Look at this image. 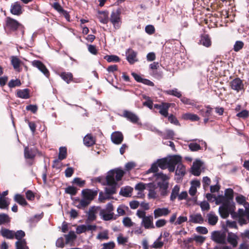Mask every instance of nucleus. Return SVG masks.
Returning a JSON list of instances; mask_svg holds the SVG:
<instances>
[{"mask_svg":"<svg viewBox=\"0 0 249 249\" xmlns=\"http://www.w3.org/2000/svg\"><path fill=\"white\" fill-rule=\"evenodd\" d=\"M234 191L231 188L225 189L224 195H218L215 199V204L222 205L219 207L218 212L220 215L228 214V211H233L235 208L233 202Z\"/></svg>","mask_w":249,"mask_h":249,"instance_id":"obj_1","label":"nucleus"},{"mask_svg":"<svg viewBox=\"0 0 249 249\" xmlns=\"http://www.w3.org/2000/svg\"><path fill=\"white\" fill-rule=\"evenodd\" d=\"M124 174V172L120 169H112L108 171L106 176L107 186L105 193L108 195H112L116 193L119 185L117 182L121 180Z\"/></svg>","mask_w":249,"mask_h":249,"instance_id":"obj_2","label":"nucleus"},{"mask_svg":"<svg viewBox=\"0 0 249 249\" xmlns=\"http://www.w3.org/2000/svg\"><path fill=\"white\" fill-rule=\"evenodd\" d=\"M235 207L233 211L230 212L228 211V214L221 215L220 216L223 218H227L230 214L233 219L238 220V223L240 225L246 224L248 221L249 222V209L248 207L245 208V209H239L237 212H235Z\"/></svg>","mask_w":249,"mask_h":249,"instance_id":"obj_3","label":"nucleus"},{"mask_svg":"<svg viewBox=\"0 0 249 249\" xmlns=\"http://www.w3.org/2000/svg\"><path fill=\"white\" fill-rule=\"evenodd\" d=\"M155 180L157 186L159 188L160 195L165 196L167 195L169 187L170 176L160 172L154 175Z\"/></svg>","mask_w":249,"mask_h":249,"instance_id":"obj_4","label":"nucleus"},{"mask_svg":"<svg viewBox=\"0 0 249 249\" xmlns=\"http://www.w3.org/2000/svg\"><path fill=\"white\" fill-rule=\"evenodd\" d=\"M180 160V156L174 155L170 158H162L157 160L158 166L161 169H168L170 172H173L175 170L177 163Z\"/></svg>","mask_w":249,"mask_h":249,"instance_id":"obj_5","label":"nucleus"},{"mask_svg":"<svg viewBox=\"0 0 249 249\" xmlns=\"http://www.w3.org/2000/svg\"><path fill=\"white\" fill-rule=\"evenodd\" d=\"M136 215L142 219L141 225L145 229H153L155 228L153 224V217L152 215H146V212L142 210H138Z\"/></svg>","mask_w":249,"mask_h":249,"instance_id":"obj_6","label":"nucleus"},{"mask_svg":"<svg viewBox=\"0 0 249 249\" xmlns=\"http://www.w3.org/2000/svg\"><path fill=\"white\" fill-rule=\"evenodd\" d=\"M109 20L114 29L118 30L121 28L122 21L121 17V10L120 9L112 11Z\"/></svg>","mask_w":249,"mask_h":249,"instance_id":"obj_7","label":"nucleus"},{"mask_svg":"<svg viewBox=\"0 0 249 249\" xmlns=\"http://www.w3.org/2000/svg\"><path fill=\"white\" fill-rule=\"evenodd\" d=\"M226 233L224 231H213L211 234L212 240L218 244H226Z\"/></svg>","mask_w":249,"mask_h":249,"instance_id":"obj_8","label":"nucleus"},{"mask_svg":"<svg viewBox=\"0 0 249 249\" xmlns=\"http://www.w3.org/2000/svg\"><path fill=\"white\" fill-rule=\"evenodd\" d=\"M32 65L34 67L37 68L46 77H49L50 72L42 62L39 60H34L32 62Z\"/></svg>","mask_w":249,"mask_h":249,"instance_id":"obj_9","label":"nucleus"},{"mask_svg":"<svg viewBox=\"0 0 249 249\" xmlns=\"http://www.w3.org/2000/svg\"><path fill=\"white\" fill-rule=\"evenodd\" d=\"M125 55L126 60L130 64H133L138 61L137 53L133 49H128L125 52Z\"/></svg>","mask_w":249,"mask_h":249,"instance_id":"obj_10","label":"nucleus"},{"mask_svg":"<svg viewBox=\"0 0 249 249\" xmlns=\"http://www.w3.org/2000/svg\"><path fill=\"white\" fill-rule=\"evenodd\" d=\"M203 162L199 160H196L194 161L191 167V173L196 176H199L201 173V168Z\"/></svg>","mask_w":249,"mask_h":249,"instance_id":"obj_11","label":"nucleus"},{"mask_svg":"<svg viewBox=\"0 0 249 249\" xmlns=\"http://www.w3.org/2000/svg\"><path fill=\"white\" fill-rule=\"evenodd\" d=\"M6 26L10 30L15 31L20 26V24L16 19L7 17L6 18Z\"/></svg>","mask_w":249,"mask_h":249,"instance_id":"obj_12","label":"nucleus"},{"mask_svg":"<svg viewBox=\"0 0 249 249\" xmlns=\"http://www.w3.org/2000/svg\"><path fill=\"white\" fill-rule=\"evenodd\" d=\"M231 88L237 92H239L244 88V84L242 81L239 78L234 79L230 82Z\"/></svg>","mask_w":249,"mask_h":249,"instance_id":"obj_13","label":"nucleus"},{"mask_svg":"<svg viewBox=\"0 0 249 249\" xmlns=\"http://www.w3.org/2000/svg\"><path fill=\"white\" fill-rule=\"evenodd\" d=\"M122 116L134 124L137 123L139 120V117L136 114L127 110H124Z\"/></svg>","mask_w":249,"mask_h":249,"instance_id":"obj_14","label":"nucleus"},{"mask_svg":"<svg viewBox=\"0 0 249 249\" xmlns=\"http://www.w3.org/2000/svg\"><path fill=\"white\" fill-rule=\"evenodd\" d=\"M238 239L239 237L236 233L230 232L228 234L226 241L227 240L228 243L230 244L232 246V247L235 248L238 245Z\"/></svg>","mask_w":249,"mask_h":249,"instance_id":"obj_15","label":"nucleus"},{"mask_svg":"<svg viewBox=\"0 0 249 249\" xmlns=\"http://www.w3.org/2000/svg\"><path fill=\"white\" fill-rule=\"evenodd\" d=\"M111 139L113 143L116 144H120L123 141L124 136L122 132L115 131L112 133Z\"/></svg>","mask_w":249,"mask_h":249,"instance_id":"obj_16","label":"nucleus"},{"mask_svg":"<svg viewBox=\"0 0 249 249\" xmlns=\"http://www.w3.org/2000/svg\"><path fill=\"white\" fill-rule=\"evenodd\" d=\"M171 211L168 208H159L154 211L155 218L161 216H165L170 213Z\"/></svg>","mask_w":249,"mask_h":249,"instance_id":"obj_17","label":"nucleus"},{"mask_svg":"<svg viewBox=\"0 0 249 249\" xmlns=\"http://www.w3.org/2000/svg\"><path fill=\"white\" fill-rule=\"evenodd\" d=\"M10 12L14 15L19 16L22 12V7L18 1L12 3L10 7Z\"/></svg>","mask_w":249,"mask_h":249,"instance_id":"obj_18","label":"nucleus"},{"mask_svg":"<svg viewBox=\"0 0 249 249\" xmlns=\"http://www.w3.org/2000/svg\"><path fill=\"white\" fill-rule=\"evenodd\" d=\"M82 197L91 201L94 198V197L97 195V193L90 189H84L82 191Z\"/></svg>","mask_w":249,"mask_h":249,"instance_id":"obj_19","label":"nucleus"},{"mask_svg":"<svg viewBox=\"0 0 249 249\" xmlns=\"http://www.w3.org/2000/svg\"><path fill=\"white\" fill-rule=\"evenodd\" d=\"M182 158L180 156V160L178 161L176 165H177V167L176 170V175L179 177V178H181L184 176L186 172L185 167L181 163Z\"/></svg>","mask_w":249,"mask_h":249,"instance_id":"obj_20","label":"nucleus"},{"mask_svg":"<svg viewBox=\"0 0 249 249\" xmlns=\"http://www.w3.org/2000/svg\"><path fill=\"white\" fill-rule=\"evenodd\" d=\"M156 185L150 184L149 186L148 197L149 198L155 199L159 196Z\"/></svg>","mask_w":249,"mask_h":249,"instance_id":"obj_21","label":"nucleus"},{"mask_svg":"<svg viewBox=\"0 0 249 249\" xmlns=\"http://www.w3.org/2000/svg\"><path fill=\"white\" fill-rule=\"evenodd\" d=\"M203 221V218L200 213L193 214L190 215L189 222H190L201 224Z\"/></svg>","mask_w":249,"mask_h":249,"instance_id":"obj_22","label":"nucleus"},{"mask_svg":"<svg viewBox=\"0 0 249 249\" xmlns=\"http://www.w3.org/2000/svg\"><path fill=\"white\" fill-rule=\"evenodd\" d=\"M207 217L209 225L214 226L217 223L218 217L213 212H211L207 214Z\"/></svg>","mask_w":249,"mask_h":249,"instance_id":"obj_23","label":"nucleus"},{"mask_svg":"<svg viewBox=\"0 0 249 249\" xmlns=\"http://www.w3.org/2000/svg\"><path fill=\"white\" fill-rule=\"evenodd\" d=\"M67 155V150L65 147H60L59 150L58 159L54 160V163L60 162V160L66 158Z\"/></svg>","mask_w":249,"mask_h":249,"instance_id":"obj_24","label":"nucleus"},{"mask_svg":"<svg viewBox=\"0 0 249 249\" xmlns=\"http://www.w3.org/2000/svg\"><path fill=\"white\" fill-rule=\"evenodd\" d=\"M84 144L87 146H91L95 142V139L90 134H87L83 139Z\"/></svg>","mask_w":249,"mask_h":249,"instance_id":"obj_25","label":"nucleus"},{"mask_svg":"<svg viewBox=\"0 0 249 249\" xmlns=\"http://www.w3.org/2000/svg\"><path fill=\"white\" fill-rule=\"evenodd\" d=\"M199 43L206 47H209L211 45V40L208 35H202L200 36Z\"/></svg>","mask_w":249,"mask_h":249,"instance_id":"obj_26","label":"nucleus"},{"mask_svg":"<svg viewBox=\"0 0 249 249\" xmlns=\"http://www.w3.org/2000/svg\"><path fill=\"white\" fill-rule=\"evenodd\" d=\"M98 18L100 22L107 24L108 21V12L107 11H99Z\"/></svg>","mask_w":249,"mask_h":249,"instance_id":"obj_27","label":"nucleus"},{"mask_svg":"<svg viewBox=\"0 0 249 249\" xmlns=\"http://www.w3.org/2000/svg\"><path fill=\"white\" fill-rule=\"evenodd\" d=\"M100 215L103 220L108 221L113 218L114 213L102 209L100 212Z\"/></svg>","mask_w":249,"mask_h":249,"instance_id":"obj_28","label":"nucleus"},{"mask_svg":"<svg viewBox=\"0 0 249 249\" xmlns=\"http://www.w3.org/2000/svg\"><path fill=\"white\" fill-rule=\"evenodd\" d=\"M1 235L7 239H14V231L5 228H2L0 230Z\"/></svg>","mask_w":249,"mask_h":249,"instance_id":"obj_29","label":"nucleus"},{"mask_svg":"<svg viewBox=\"0 0 249 249\" xmlns=\"http://www.w3.org/2000/svg\"><path fill=\"white\" fill-rule=\"evenodd\" d=\"M17 96L20 98L28 99L30 97L29 90L27 89H18L17 92Z\"/></svg>","mask_w":249,"mask_h":249,"instance_id":"obj_30","label":"nucleus"},{"mask_svg":"<svg viewBox=\"0 0 249 249\" xmlns=\"http://www.w3.org/2000/svg\"><path fill=\"white\" fill-rule=\"evenodd\" d=\"M97 209L95 207H90L89 209L88 213V219L87 221L91 222L95 220L96 218V213Z\"/></svg>","mask_w":249,"mask_h":249,"instance_id":"obj_31","label":"nucleus"},{"mask_svg":"<svg viewBox=\"0 0 249 249\" xmlns=\"http://www.w3.org/2000/svg\"><path fill=\"white\" fill-rule=\"evenodd\" d=\"M60 76L67 84L70 83L73 80V75L70 72H62L60 73Z\"/></svg>","mask_w":249,"mask_h":249,"instance_id":"obj_32","label":"nucleus"},{"mask_svg":"<svg viewBox=\"0 0 249 249\" xmlns=\"http://www.w3.org/2000/svg\"><path fill=\"white\" fill-rule=\"evenodd\" d=\"M11 61L14 69L18 71H20V66L21 63L20 60L19 58H18L17 56H13L11 57Z\"/></svg>","mask_w":249,"mask_h":249,"instance_id":"obj_33","label":"nucleus"},{"mask_svg":"<svg viewBox=\"0 0 249 249\" xmlns=\"http://www.w3.org/2000/svg\"><path fill=\"white\" fill-rule=\"evenodd\" d=\"M235 200L238 204L243 205L245 208L248 207L249 206V203L246 201V197L242 195H238L236 196L235 197Z\"/></svg>","mask_w":249,"mask_h":249,"instance_id":"obj_34","label":"nucleus"},{"mask_svg":"<svg viewBox=\"0 0 249 249\" xmlns=\"http://www.w3.org/2000/svg\"><path fill=\"white\" fill-rule=\"evenodd\" d=\"M163 92L166 94L173 95L179 98H181L182 96L181 92L176 88H174L172 89L166 90Z\"/></svg>","mask_w":249,"mask_h":249,"instance_id":"obj_35","label":"nucleus"},{"mask_svg":"<svg viewBox=\"0 0 249 249\" xmlns=\"http://www.w3.org/2000/svg\"><path fill=\"white\" fill-rule=\"evenodd\" d=\"M133 189L129 186L122 188L120 191V195L125 196H130L132 192Z\"/></svg>","mask_w":249,"mask_h":249,"instance_id":"obj_36","label":"nucleus"},{"mask_svg":"<svg viewBox=\"0 0 249 249\" xmlns=\"http://www.w3.org/2000/svg\"><path fill=\"white\" fill-rule=\"evenodd\" d=\"M171 104L168 103H163V106L162 107L160 113L165 117H168V109L171 106Z\"/></svg>","mask_w":249,"mask_h":249,"instance_id":"obj_37","label":"nucleus"},{"mask_svg":"<svg viewBox=\"0 0 249 249\" xmlns=\"http://www.w3.org/2000/svg\"><path fill=\"white\" fill-rule=\"evenodd\" d=\"M162 234L157 239V240L153 243V244L150 246V248L153 249H160L161 248L164 243L161 241Z\"/></svg>","mask_w":249,"mask_h":249,"instance_id":"obj_38","label":"nucleus"},{"mask_svg":"<svg viewBox=\"0 0 249 249\" xmlns=\"http://www.w3.org/2000/svg\"><path fill=\"white\" fill-rule=\"evenodd\" d=\"M182 117L184 120H189L192 121H197L199 120V117L197 115L190 113L183 114Z\"/></svg>","mask_w":249,"mask_h":249,"instance_id":"obj_39","label":"nucleus"},{"mask_svg":"<svg viewBox=\"0 0 249 249\" xmlns=\"http://www.w3.org/2000/svg\"><path fill=\"white\" fill-rule=\"evenodd\" d=\"M16 249H29L25 239L17 241L15 243Z\"/></svg>","mask_w":249,"mask_h":249,"instance_id":"obj_40","label":"nucleus"},{"mask_svg":"<svg viewBox=\"0 0 249 249\" xmlns=\"http://www.w3.org/2000/svg\"><path fill=\"white\" fill-rule=\"evenodd\" d=\"M14 200L16 202L21 205L26 206L27 205V202L26 201L25 198L21 195H16L14 197Z\"/></svg>","mask_w":249,"mask_h":249,"instance_id":"obj_41","label":"nucleus"},{"mask_svg":"<svg viewBox=\"0 0 249 249\" xmlns=\"http://www.w3.org/2000/svg\"><path fill=\"white\" fill-rule=\"evenodd\" d=\"M66 239V244H69L73 242L76 238V235L74 231H71L68 234L64 235Z\"/></svg>","mask_w":249,"mask_h":249,"instance_id":"obj_42","label":"nucleus"},{"mask_svg":"<svg viewBox=\"0 0 249 249\" xmlns=\"http://www.w3.org/2000/svg\"><path fill=\"white\" fill-rule=\"evenodd\" d=\"M10 202L8 198L0 197V208L8 209Z\"/></svg>","mask_w":249,"mask_h":249,"instance_id":"obj_43","label":"nucleus"},{"mask_svg":"<svg viewBox=\"0 0 249 249\" xmlns=\"http://www.w3.org/2000/svg\"><path fill=\"white\" fill-rule=\"evenodd\" d=\"M179 187L176 185H175L172 191V193L170 196V199L172 201H174L179 195Z\"/></svg>","mask_w":249,"mask_h":249,"instance_id":"obj_44","label":"nucleus"},{"mask_svg":"<svg viewBox=\"0 0 249 249\" xmlns=\"http://www.w3.org/2000/svg\"><path fill=\"white\" fill-rule=\"evenodd\" d=\"M90 203V201L82 197V198L79 200V204L76 205V207L79 209H84L88 206Z\"/></svg>","mask_w":249,"mask_h":249,"instance_id":"obj_45","label":"nucleus"},{"mask_svg":"<svg viewBox=\"0 0 249 249\" xmlns=\"http://www.w3.org/2000/svg\"><path fill=\"white\" fill-rule=\"evenodd\" d=\"M10 222V218L8 214L2 213L0 214V225L7 224Z\"/></svg>","mask_w":249,"mask_h":249,"instance_id":"obj_46","label":"nucleus"},{"mask_svg":"<svg viewBox=\"0 0 249 249\" xmlns=\"http://www.w3.org/2000/svg\"><path fill=\"white\" fill-rule=\"evenodd\" d=\"M24 157L26 159H32L35 157V154L31 149L26 147L24 149Z\"/></svg>","mask_w":249,"mask_h":249,"instance_id":"obj_47","label":"nucleus"},{"mask_svg":"<svg viewBox=\"0 0 249 249\" xmlns=\"http://www.w3.org/2000/svg\"><path fill=\"white\" fill-rule=\"evenodd\" d=\"M25 236V232L22 230L17 231L16 232L14 231V238H15L17 241L22 240L24 239L23 237Z\"/></svg>","mask_w":249,"mask_h":249,"instance_id":"obj_48","label":"nucleus"},{"mask_svg":"<svg viewBox=\"0 0 249 249\" xmlns=\"http://www.w3.org/2000/svg\"><path fill=\"white\" fill-rule=\"evenodd\" d=\"M117 241L119 245H124L128 241V237L124 236L122 234H120L117 237Z\"/></svg>","mask_w":249,"mask_h":249,"instance_id":"obj_49","label":"nucleus"},{"mask_svg":"<svg viewBox=\"0 0 249 249\" xmlns=\"http://www.w3.org/2000/svg\"><path fill=\"white\" fill-rule=\"evenodd\" d=\"M129 209L128 207L124 205L119 206L117 208V212L119 215H124L125 214V212Z\"/></svg>","mask_w":249,"mask_h":249,"instance_id":"obj_50","label":"nucleus"},{"mask_svg":"<svg viewBox=\"0 0 249 249\" xmlns=\"http://www.w3.org/2000/svg\"><path fill=\"white\" fill-rule=\"evenodd\" d=\"M105 59L107 60L108 62H118L120 60V58L115 55H106Z\"/></svg>","mask_w":249,"mask_h":249,"instance_id":"obj_51","label":"nucleus"},{"mask_svg":"<svg viewBox=\"0 0 249 249\" xmlns=\"http://www.w3.org/2000/svg\"><path fill=\"white\" fill-rule=\"evenodd\" d=\"M21 83L20 80L18 79H12L8 83V87L10 88H13L15 87H19L21 85Z\"/></svg>","mask_w":249,"mask_h":249,"instance_id":"obj_52","label":"nucleus"},{"mask_svg":"<svg viewBox=\"0 0 249 249\" xmlns=\"http://www.w3.org/2000/svg\"><path fill=\"white\" fill-rule=\"evenodd\" d=\"M188 147L192 151H197L201 149L200 144L196 142H191L189 144Z\"/></svg>","mask_w":249,"mask_h":249,"instance_id":"obj_53","label":"nucleus"},{"mask_svg":"<svg viewBox=\"0 0 249 249\" xmlns=\"http://www.w3.org/2000/svg\"><path fill=\"white\" fill-rule=\"evenodd\" d=\"M123 223L124 226L126 227H130L134 224V223L132 221L131 218L129 217H125L124 218L123 220Z\"/></svg>","mask_w":249,"mask_h":249,"instance_id":"obj_54","label":"nucleus"},{"mask_svg":"<svg viewBox=\"0 0 249 249\" xmlns=\"http://www.w3.org/2000/svg\"><path fill=\"white\" fill-rule=\"evenodd\" d=\"M65 193L70 194L72 196H74L77 193V189L73 186H68L65 189Z\"/></svg>","mask_w":249,"mask_h":249,"instance_id":"obj_55","label":"nucleus"},{"mask_svg":"<svg viewBox=\"0 0 249 249\" xmlns=\"http://www.w3.org/2000/svg\"><path fill=\"white\" fill-rule=\"evenodd\" d=\"M180 101L184 104L191 105L192 106H196V103L194 100H192L186 97H182L180 99Z\"/></svg>","mask_w":249,"mask_h":249,"instance_id":"obj_56","label":"nucleus"},{"mask_svg":"<svg viewBox=\"0 0 249 249\" xmlns=\"http://www.w3.org/2000/svg\"><path fill=\"white\" fill-rule=\"evenodd\" d=\"M243 46L244 43L242 41H237L234 45L233 50L235 52H238L243 48Z\"/></svg>","mask_w":249,"mask_h":249,"instance_id":"obj_57","label":"nucleus"},{"mask_svg":"<svg viewBox=\"0 0 249 249\" xmlns=\"http://www.w3.org/2000/svg\"><path fill=\"white\" fill-rule=\"evenodd\" d=\"M249 116V112L247 110L244 109L238 112L236 116L242 119L247 118Z\"/></svg>","mask_w":249,"mask_h":249,"instance_id":"obj_58","label":"nucleus"},{"mask_svg":"<svg viewBox=\"0 0 249 249\" xmlns=\"http://www.w3.org/2000/svg\"><path fill=\"white\" fill-rule=\"evenodd\" d=\"M72 183L77 184L79 187H83L85 184V180L79 178H75L73 179Z\"/></svg>","mask_w":249,"mask_h":249,"instance_id":"obj_59","label":"nucleus"},{"mask_svg":"<svg viewBox=\"0 0 249 249\" xmlns=\"http://www.w3.org/2000/svg\"><path fill=\"white\" fill-rule=\"evenodd\" d=\"M168 120L171 123L176 125H180V124L177 118L172 114L168 116Z\"/></svg>","mask_w":249,"mask_h":249,"instance_id":"obj_60","label":"nucleus"},{"mask_svg":"<svg viewBox=\"0 0 249 249\" xmlns=\"http://www.w3.org/2000/svg\"><path fill=\"white\" fill-rule=\"evenodd\" d=\"M86 231H87L86 225H79L76 229V232L77 234H81Z\"/></svg>","mask_w":249,"mask_h":249,"instance_id":"obj_61","label":"nucleus"},{"mask_svg":"<svg viewBox=\"0 0 249 249\" xmlns=\"http://www.w3.org/2000/svg\"><path fill=\"white\" fill-rule=\"evenodd\" d=\"M200 206L202 211H208L210 208L209 203L205 201L201 202Z\"/></svg>","mask_w":249,"mask_h":249,"instance_id":"obj_62","label":"nucleus"},{"mask_svg":"<svg viewBox=\"0 0 249 249\" xmlns=\"http://www.w3.org/2000/svg\"><path fill=\"white\" fill-rule=\"evenodd\" d=\"M155 28L152 25H148L146 26L145 28V31L146 33H147L149 35H152L155 32Z\"/></svg>","mask_w":249,"mask_h":249,"instance_id":"obj_63","label":"nucleus"},{"mask_svg":"<svg viewBox=\"0 0 249 249\" xmlns=\"http://www.w3.org/2000/svg\"><path fill=\"white\" fill-rule=\"evenodd\" d=\"M167 223V221L163 219H160L158 220L156 223L155 225L157 228H161L164 226Z\"/></svg>","mask_w":249,"mask_h":249,"instance_id":"obj_64","label":"nucleus"}]
</instances>
